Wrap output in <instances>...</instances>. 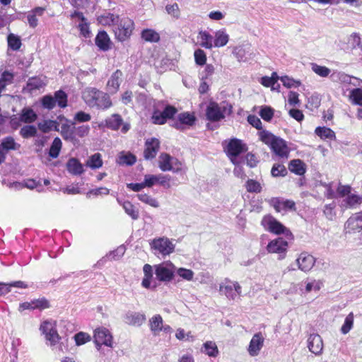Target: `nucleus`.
<instances>
[{
	"mask_svg": "<svg viewBox=\"0 0 362 362\" xmlns=\"http://www.w3.org/2000/svg\"><path fill=\"white\" fill-rule=\"evenodd\" d=\"M195 63L199 66H203L206 62V55L204 50L198 49L194 53Z\"/></svg>",
	"mask_w": 362,
	"mask_h": 362,
	"instance_id": "57",
	"label": "nucleus"
},
{
	"mask_svg": "<svg viewBox=\"0 0 362 362\" xmlns=\"http://www.w3.org/2000/svg\"><path fill=\"white\" fill-rule=\"evenodd\" d=\"M149 327L154 335L158 334L161 331L168 333L172 329L169 325H163V317L158 314L153 315L149 320Z\"/></svg>",
	"mask_w": 362,
	"mask_h": 362,
	"instance_id": "18",
	"label": "nucleus"
},
{
	"mask_svg": "<svg viewBox=\"0 0 362 362\" xmlns=\"http://www.w3.org/2000/svg\"><path fill=\"white\" fill-rule=\"evenodd\" d=\"M82 98L90 107H97L99 110H105L112 105L110 95L96 88L88 87L83 93Z\"/></svg>",
	"mask_w": 362,
	"mask_h": 362,
	"instance_id": "1",
	"label": "nucleus"
},
{
	"mask_svg": "<svg viewBox=\"0 0 362 362\" xmlns=\"http://www.w3.org/2000/svg\"><path fill=\"white\" fill-rule=\"evenodd\" d=\"M143 271L144 276L143 278L141 285L146 288H149L151 287V279L153 277L152 267L148 264H146L143 267Z\"/></svg>",
	"mask_w": 362,
	"mask_h": 362,
	"instance_id": "36",
	"label": "nucleus"
},
{
	"mask_svg": "<svg viewBox=\"0 0 362 362\" xmlns=\"http://www.w3.org/2000/svg\"><path fill=\"white\" fill-rule=\"evenodd\" d=\"M122 75L123 74L119 69H117L112 73L107 82V88L110 92L115 93L118 91Z\"/></svg>",
	"mask_w": 362,
	"mask_h": 362,
	"instance_id": "25",
	"label": "nucleus"
},
{
	"mask_svg": "<svg viewBox=\"0 0 362 362\" xmlns=\"http://www.w3.org/2000/svg\"><path fill=\"white\" fill-rule=\"evenodd\" d=\"M134 29L135 23L132 18L127 16L120 18L119 16L118 20L112 28V33L115 40L124 42L130 39Z\"/></svg>",
	"mask_w": 362,
	"mask_h": 362,
	"instance_id": "3",
	"label": "nucleus"
},
{
	"mask_svg": "<svg viewBox=\"0 0 362 362\" xmlns=\"http://www.w3.org/2000/svg\"><path fill=\"white\" fill-rule=\"evenodd\" d=\"M78 28L80 31V34L86 37H90V25L89 23L86 21L81 22L78 25Z\"/></svg>",
	"mask_w": 362,
	"mask_h": 362,
	"instance_id": "61",
	"label": "nucleus"
},
{
	"mask_svg": "<svg viewBox=\"0 0 362 362\" xmlns=\"http://www.w3.org/2000/svg\"><path fill=\"white\" fill-rule=\"evenodd\" d=\"M288 246V242L284 238H277L268 243L267 250L269 253H276L284 257Z\"/></svg>",
	"mask_w": 362,
	"mask_h": 362,
	"instance_id": "16",
	"label": "nucleus"
},
{
	"mask_svg": "<svg viewBox=\"0 0 362 362\" xmlns=\"http://www.w3.org/2000/svg\"><path fill=\"white\" fill-rule=\"evenodd\" d=\"M94 342L99 349L102 345L111 347L112 346V336L110 332L105 327H98L94 331Z\"/></svg>",
	"mask_w": 362,
	"mask_h": 362,
	"instance_id": "10",
	"label": "nucleus"
},
{
	"mask_svg": "<svg viewBox=\"0 0 362 362\" xmlns=\"http://www.w3.org/2000/svg\"><path fill=\"white\" fill-rule=\"evenodd\" d=\"M160 148V142L156 138H150L144 144V158L146 160L154 159Z\"/></svg>",
	"mask_w": 362,
	"mask_h": 362,
	"instance_id": "13",
	"label": "nucleus"
},
{
	"mask_svg": "<svg viewBox=\"0 0 362 362\" xmlns=\"http://www.w3.org/2000/svg\"><path fill=\"white\" fill-rule=\"evenodd\" d=\"M20 134L24 139L33 137L37 134V129L33 125H26L21 129Z\"/></svg>",
	"mask_w": 362,
	"mask_h": 362,
	"instance_id": "48",
	"label": "nucleus"
},
{
	"mask_svg": "<svg viewBox=\"0 0 362 362\" xmlns=\"http://www.w3.org/2000/svg\"><path fill=\"white\" fill-rule=\"evenodd\" d=\"M280 79L283 83V85L287 88H297L299 87L301 84L300 81L294 80L293 78H290L288 76H281Z\"/></svg>",
	"mask_w": 362,
	"mask_h": 362,
	"instance_id": "58",
	"label": "nucleus"
},
{
	"mask_svg": "<svg viewBox=\"0 0 362 362\" xmlns=\"http://www.w3.org/2000/svg\"><path fill=\"white\" fill-rule=\"evenodd\" d=\"M139 200L145 203L152 207L158 208L159 206V203L154 197H151L148 194H138L136 195Z\"/></svg>",
	"mask_w": 362,
	"mask_h": 362,
	"instance_id": "45",
	"label": "nucleus"
},
{
	"mask_svg": "<svg viewBox=\"0 0 362 362\" xmlns=\"http://www.w3.org/2000/svg\"><path fill=\"white\" fill-rule=\"evenodd\" d=\"M228 35L223 30H218L215 33L214 46L221 47L225 46L228 42Z\"/></svg>",
	"mask_w": 362,
	"mask_h": 362,
	"instance_id": "40",
	"label": "nucleus"
},
{
	"mask_svg": "<svg viewBox=\"0 0 362 362\" xmlns=\"http://www.w3.org/2000/svg\"><path fill=\"white\" fill-rule=\"evenodd\" d=\"M279 77L276 72H272L271 76H263L260 79V83L267 88L273 87L278 81Z\"/></svg>",
	"mask_w": 362,
	"mask_h": 362,
	"instance_id": "44",
	"label": "nucleus"
},
{
	"mask_svg": "<svg viewBox=\"0 0 362 362\" xmlns=\"http://www.w3.org/2000/svg\"><path fill=\"white\" fill-rule=\"evenodd\" d=\"M105 126L112 129L117 130L122 124L123 119L119 114H113L110 117L105 120Z\"/></svg>",
	"mask_w": 362,
	"mask_h": 362,
	"instance_id": "30",
	"label": "nucleus"
},
{
	"mask_svg": "<svg viewBox=\"0 0 362 362\" xmlns=\"http://www.w3.org/2000/svg\"><path fill=\"white\" fill-rule=\"evenodd\" d=\"M177 273L180 277L187 281L192 280L194 277V272L191 269L179 268Z\"/></svg>",
	"mask_w": 362,
	"mask_h": 362,
	"instance_id": "64",
	"label": "nucleus"
},
{
	"mask_svg": "<svg viewBox=\"0 0 362 362\" xmlns=\"http://www.w3.org/2000/svg\"><path fill=\"white\" fill-rule=\"evenodd\" d=\"M119 15L108 13L105 15H101L98 17L97 20L100 24L103 26H115L117 21L118 20Z\"/></svg>",
	"mask_w": 362,
	"mask_h": 362,
	"instance_id": "31",
	"label": "nucleus"
},
{
	"mask_svg": "<svg viewBox=\"0 0 362 362\" xmlns=\"http://www.w3.org/2000/svg\"><path fill=\"white\" fill-rule=\"evenodd\" d=\"M274 114V110L268 106L262 107L259 111L260 117L267 122H269L273 118Z\"/></svg>",
	"mask_w": 362,
	"mask_h": 362,
	"instance_id": "59",
	"label": "nucleus"
},
{
	"mask_svg": "<svg viewBox=\"0 0 362 362\" xmlns=\"http://www.w3.org/2000/svg\"><path fill=\"white\" fill-rule=\"evenodd\" d=\"M56 100V105L60 108H65L68 105V95L62 90L55 91L54 95L53 96Z\"/></svg>",
	"mask_w": 362,
	"mask_h": 362,
	"instance_id": "37",
	"label": "nucleus"
},
{
	"mask_svg": "<svg viewBox=\"0 0 362 362\" xmlns=\"http://www.w3.org/2000/svg\"><path fill=\"white\" fill-rule=\"evenodd\" d=\"M75 132L67 124H63L61 127V135L64 140H72L74 138Z\"/></svg>",
	"mask_w": 362,
	"mask_h": 362,
	"instance_id": "51",
	"label": "nucleus"
},
{
	"mask_svg": "<svg viewBox=\"0 0 362 362\" xmlns=\"http://www.w3.org/2000/svg\"><path fill=\"white\" fill-rule=\"evenodd\" d=\"M8 47L13 51H18L22 46L21 37L13 33H10L7 36Z\"/></svg>",
	"mask_w": 362,
	"mask_h": 362,
	"instance_id": "35",
	"label": "nucleus"
},
{
	"mask_svg": "<svg viewBox=\"0 0 362 362\" xmlns=\"http://www.w3.org/2000/svg\"><path fill=\"white\" fill-rule=\"evenodd\" d=\"M158 167L163 172L173 171L178 173L182 170V163L175 158L172 157L169 153H161L158 157Z\"/></svg>",
	"mask_w": 362,
	"mask_h": 362,
	"instance_id": "4",
	"label": "nucleus"
},
{
	"mask_svg": "<svg viewBox=\"0 0 362 362\" xmlns=\"http://www.w3.org/2000/svg\"><path fill=\"white\" fill-rule=\"evenodd\" d=\"M171 176L169 175H158V182L157 184L163 186L166 189H169L171 187L170 185Z\"/></svg>",
	"mask_w": 362,
	"mask_h": 362,
	"instance_id": "62",
	"label": "nucleus"
},
{
	"mask_svg": "<svg viewBox=\"0 0 362 362\" xmlns=\"http://www.w3.org/2000/svg\"><path fill=\"white\" fill-rule=\"evenodd\" d=\"M288 173L287 169L284 164L274 163L271 170L273 177H285Z\"/></svg>",
	"mask_w": 362,
	"mask_h": 362,
	"instance_id": "46",
	"label": "nucleus"
},
{
	"mask_svg": "<svg viewBox=\"0 0 362 362\" xmlns=\"http://www.w3.org/2000/svg\"><path fill=\"white\" fill-rule=\"evenodd\" d=\"M311 67L313 71L321 77H327L331 72V70L327 66H320L315 63L312 64Z\"/></svg>",
	"mask_w": 362,
	"mask_h": 362,
	"instance_id": "50",
	"label": "nucleus"
},
{
	"mask_svg": "<svg viewBox=\"0 0 362 362\" xmlns=\"http://www.w3.org/2000/svg\"><path fill=\"white\" fill-rule=\"evenodd\" d=\"M103 162L100 153H95L87 160L86 165L92 169H98L103 166Z\"/></svg>",
	"mask_w": 362,
	"mask_h": 362,
	"instance_id": "34",
	"label": "nucleus"
},
{
	"mask_svg": "<svg viewBox=\"0 0 362 362\" xmlns=\"http://www.w3.org/2000/svg\"><path fill=\"white\" fill-rule=\"evenodd\" d=\"M204 352L209 356L215 357L218 353L216 344L213 341H206L204 344Z\"/></svg>",
	"mask_w": 362,
	"mask_h": 362,
	"instance_id": "53",
	"label": "nucleus"
},
{
	"mask_svg": "<svg viewBox=\"0 0 362 362\" xmlns=\"http://www.w3.org/2000/svg\"><path fill=\"white\" fill-rule=\"evenodd\" d=\"M269 204L274 209L275 211H296V206L294 201L291 199H283L279 197H274L269 200Z\"/></svg>",
	"mask_w": 362,
	"mask_h": 362,
	"instance_id": "11",
	"label": "nucleus"
},
{
	"mask_svg": "<svg viewBox=\"0 0 362 362\" xmlns=\"http://www.w3.org/2000/svg\"><path fill=\"white\" fill-rule=\"evenodd\" d=\"M45 78V76H33L29 78L26 84L27 89L29 92L40 90L46 86Z\"/></svg>",
	"mask_w": 362,
	"mask_h": 362,
	"instance_id": "28",
	"label": "nucleus"
},
{
	"mask_svg": "<svg viewBox=\"0 0 362 362\" xmlns=\"http://www.w3.org/2000/svg\"><path fill=\"white\" fill-rule=\"evenodd\" d=\"M151 247L163 256L169 255L175 250V245L165 237L153 239L151 243Z\"/></svg>",
	"mask_w": 362,
	"mask_h": 362,
	"instance_id": "9",
	"label": "nucleus"
},
{
	"mask_svg": "<svg viewBox=\"0 0 362 362\" xmlns=\"http://www.w3.org/2000/svg\"><path fill=\"white\" fill-rule=\"evenodd\" d=\"M151 122L154 124L162 125L166 123V120L165 119L164 115H163V112L155 110L153 112L151 116Z\"/></svg>",
	"mask_w": 362,
	"mask_h": 362,
	"instance_id": "55",
	"label": "nucleus"
},
{
	"mask_svg": "<svg viewBox=\"0 0 362 362\" xmlns=\"http://www.w3.org/2000/svg\"><path fill=\"white\" fill-rule=\"evenodd\" d=\"M309 350L315 355L320 354L323 349V342L319 334H310L308 339Z\"/></svg>",
	"mask_w": 362,
	"mask_h": 362,
	"instance_id": "24",
	"label": "nucleus"
},
{
	"mask_svg": "<svg viewBox=\"0 0 362 362\" xmlns=\"http://www.w3.org/2000/svg\"><path fill=\"white\" fill-rule=\"evenodd\" d=\"M346 207L353 208L355 206L361 203V199L359 196L356 194H349L344 200Z\"/></svg>",
	"mask_w": 362,
	"mask_h": 362,
	"instance_id": "54",
	"label": "nucleus"
},
{
	"mask_svg": "<svg viewBox=\"0 0 362 362\" xmlns=\"http://www.w3.org/2000/svg\"><path fill=\"white\" fill-rule=\"evenodd\" d=\"M162 112L165 120L167 121L168 119H172L174 118L175 115L177 112V109L175 106L168 105Z\"/></svg>",
	"mask_w": 362,
	"mask_h": 362,
	"instance_id": "60",
	"label": "nucleus"
},
{
	"mask_svg": "<svg viewBox=\"0 0 362 362\" xmlns=\"http://www.w3.org/2000/svg\"><path fill=\"white\" fill-rule=\"evenodd\" d=\"M264 338L262 332H257L252 337L247 351L251 356H257L259 355L260 350L264 346Z\"/></svg>",
	"mask_w": 362,
	"mask_h": 362,
	"instance_id": "19",
	"label": "nucleus"
},
{
	"mask_svg": "<svg viewBox=\"0 0 362 362\" xmlns=\"http://www.w3.org/2000/svg\"><path fill=\"white\" fill-rule=\"evenodd\" d=\"M175 267L170 262L155 266V274L160 281L169 282L174 278Z\"/></svg>",
	"mask_w": 362,
	"mask_h": 362,
	"instance_id": "7",
	"label": "nucleus"
},
{
	"mask_svg": "<svg viewBox=\"0 0 362 362\" xmlns=\"http://www.w3.org/2000/svg\"><path fill=\"white\" fill-rule=\"evenodd\" d=\"M261 226L267 231L276 234H284L286 228L272 215L267 214L261 220Z\"/></svg>",
	"mask_w": 362,
	"mask_h": 362,
	"instance_id": "6",
	"label": "nucleus"
},
{
	"mask_svg": "<svg viewBox=\"0 0 362 362\" xmlns=\"http://www.w3.org/2000/svg\"><path fill=\"white\" fill-rule=\"evenodd\" d=\"M315 133L322 139H331L334 140L336 139L334 132L329 127H317Z\"/></svg>",
	"mask_w": 362,
	"mask_h": 362,
	"instance_id": "33",
	"label": "nucleus"
},
{
	"mask_svg": "<svg viewBox=\"0 0 362 362\" xmlns=\"http://www.w3.org/2000/svg\"><path fill=\"white\" fill-rule=\"evenodd\" d=\"M95 43L99 49L106 52L111 49L112 41L105 30H100L95 38Z\"/></svg>",
	"mask_w": 362,
	"mask_h": 362,
	"instance_id": "23",
	"label": "nucleus"
},
{
	"mask_svg": "<svg viewBox=\"0 0 362 362\" xmlns=\"http://www.w3.org/2000/svg\"><path fill=\"white\" fill-rule=\"evenodd\" d=\"M200 37V45L206 49H211L213 47L212 40L213 37L206 31H200L199 33Z\"/></svg>",
	"mask_w": 362,
	"mask_h": 362,
	"instance_id": "39",
	"label": "nucleus"
},
{
	"mask_svg": "<svg viewBox=\"0 0 362 362\" xmlns=\"http://www.w3.org/2000/svg\"><path fill=\"white\" fill-rule=\"evenodd\" d=\"M272 150L279 157L287 158L289 155V149L284 140L276 137L269 146Z\"/></svg>",
	"mask_w": 362,
	"mask_h": 362,
	"instance_id": "22",
	"label": "nucleus"
},
{
	"mask_svg": "<svg viewBox=\"0 0 362 362\" xmlns=\"http://www.w3.org/2000/svg\"><path fill=\"white\" fill-rule=\"evenodd\" d=\"M74 338L77 346H81L91 340L90 335L83 332H78Z\"/></svg>",
	"mask_w": 362,
	"mask_h": 362,
	"instance_id": "52",
	"label": "nucleus"
},
{
	"mask_svg": "<svg viewBox=\"0 0 362 362\" xmlns=\"http://www.w3.org/2000/svg\"><path fill=\"white\" fill-rule=\"evenodd\" d=\"M40 329L42 334L45 335L46 339L50 341L52 345H54L59 341L61 337L50 322L44 321L40 325Z\"/></svg>",
	"mask_w": 362,
	"mask_h": 362,
	"instance_id": "17",
	"label": "nucleus"
},
{
	"mask_svg": "<svg viewBox=\"0 0 362 362\" xmlns=\"http://www.w3.org/2000/svg\"><path fill=\"white\" fill-rule=\"evenodd\" d=\"M42 106L47 110H51L56 106V100L51 95H45L40 99Z\"/></svg>",
	"mask_w": 362,
	"mask_h": 362,
	"instance_id": "47",
	"label": "nucleus"
},
{
	"mask_svg": "<svg viewBox=\"0 0 362 362\" xmlns=\"http://www.w3.org/2000/svg\"><path fill=\"white\" fill-rule=\"evenodd\" d=\"M354 316L353 313H350L345 318L344 322L341 327V332L344 334H346L352 329L354 325Z\"/></svg>",
	"mask_w": 362,
	"mask_h": 362,
	"instance_id": "49",
	"label": "nucleus"
},
{
	"mask_svg": "<svg viewBox=\"0 0 362 362\" xmlns=\"http://www.w3.org/2000/svg\"><path fill=\"white\" fill-rule=\"evenodd\" d=\"M125 212L134 220L139 218V211L134 204L129 201H125L122 204Z\"/></svg>",
	"mask_w": 362,
	"mask_h": 362,
	"instance_id": "42",
	"label": "nucleus"
},
{
	"mask_svg": "<svg viewBox=\"0 0 362 362\" xmlns=\"http://www.w3.org/2000/svg\"><path fill=\"white\" fill-rule=\"evenodd\" d=\"M288 168L291 173L299 176L303 175L306 172V165L300 159L291 160Z\"/></svg>",
	"mask_w": 362,
	"mask_h": 362,
	"instance_id": "27",
	"label": "nucleus"
},
{
	"mask_svg": "<svg viewBox=\"0 0 362 362\" xmlns=\"http://www.w3.org/2000/svg\"><path fill=\"white\" fill-rule=\"evenodd\" d=\"M67 171L73 175H80L84 172L83 166L76 158H71L66 163Z\"/></svg>",
	"mask_w": 362,
	"mask_h": 362,
	"instance_id": "26",
	"label": "nucleus"
},
{
	"mask_svg": "<svg viewBox=\"0 0 362 362\" xmlns=\"http://www.w3.org/2000/svg\"><path fill=\"white\" fill-rule=\"evenodd\" d=\"M233 106L227 103H218L215 101H209L205 110V116L207 120L211 122H220L224 119L226 116L231 115Z\"/></svg>",
	"mask_w": 362,
	"mask_h": 362,
	"instance_id": "2",
	"label": "nucleus"
},
{
	"mask_svg": "<svg viewBox=\"0 0 362 362\" xmlns=\"http://www.w3.org/2000/svg\"><path fill=\"white\" fill-rule=\"evenodd\" d=\"M119 160L120 163L127 165H132L136 161V156L130 153L121 156Z\"/></svg>",
	"mask_w": 362,
	"mask_h": 362,
	"instance_id": "63",
	"label": "nucleus"
},
{
	"mask_svg": "<svg viewBox=\"0 0 362 362\" xmlns=\"http://www.w3.org/2000/svg\"><path fill=\"white\" fill-rule=\"evenodd\" d=\"M62 147V143L61 139L59 137L54 138L49 148V156L52 158H57L59 155Z\"/></svg>",
	"mask_w": 362,
	"mask_h": 362,
	"instance_id": "38",
	"label": "nucleus"
},
{
	"mask_svg": "<svg viewBox=\"0 0 362 362\" xmlns=\"http://www.w3.org/2000/svg\"><path fill=\"white\" fill-rule=\"evenodd\" d=\"M196 117L194 112H185L180 113L177 119L171 124L173 128L182 131L185 129V125L192 127L195 124Z\"/></svg>",
	"mask_w": 362,
	"mask_h": 362,
	"instance_id": "15",
	"label": "nucleus"
},
{
	"mask_svg": "<svg viewBox=\"0 0 362 362\" xmlns=\"http://www.w3.org/2000/svg\"><path fill=\"white\" fill-rule=\"evenodd\" d=\"M299 269L303 272H309L315 265V257L308 252H302L296 259Z\"/></svg>",
	"mask_w": 362,
	"mask_h": 362,
	"instance_id": "21",
	"label": "nucleus"
},
{
	"mask_svg": "<svg viewBox=\"0 0 362 362\" xmlns=\"http://www.w3.org/2000/svg\"><path fill=\"white\" fill-rule=\"evenodd\" d=\"M245 188L247 192L250 193H260L262 189L261 184L253 179H248L246 181Z\"/></svg>",
	"mask_w": 362,
	"mask_h": 362,
	"instance_id": "43",
	"label": "nucleus"
},
{
	"mask_svg": "<svg viewBox=\"0 0 362 362\" xmlns=\"http://www.w3.org/2000/svg\"><path fill=\"white\" fill-rule=\"evenodd\" d=\"M247 146L246 144L243 143L242 140L233 138L228 141V144L225 148V152L232 160L233 158H236L242 153L247 152Z\"/></svg>",
	"mask_w": 362,
	"mask_h": 362,
	"instance_id": "8",
	"label": "nucleus"
},
{
	"mask_svg": "<svg viewBox=\"0 0 362 362\" xmlns=\"http://www.w3.org/2000/svg\"><path fill=\"white\" fill-rule=\"evenodd\" d=\"M49 301L45 297L34 299L30 302H24L20 303L18 306V311L22 313L25 310H43L50 308Z\"/></svg>",
	"mask_w": 362,
	"mask_h": 362,
	"instance_id": "14",
	"label": "nucleus"
},
{
	"mask_svg": "<svg viewBox=\"0 0 362 362\" xmlns=\"http://www.w3.org/2000/svg\"><path fill=\"white\" fill-rule=\"evenodd\" d=\"M20 148L21 144L16 142L13 136L4 137L0 144V164L5 162L8 151H18Z\"/></svg>",
	"mask_w": 362,
	"mask_h": 362,
	"instance_id": "12",
	"label": "nucleus"
},
{
	"mask_svg": "<svg viewBox=\"0 0 362 362\" xmlns=\"http://www.w3.org/2000/svg\"><path fill=\"white\" fill-rule=\"evenodd\" d=\"M259 136L260 140L267 145L270 146L273 142V140L276 138L274 135L269 133L266 130H262L259 132Z\"/></svg>",
	"mask_w": 362,
	"mask_h": 362,
	"instance_id": "56",
	"label": "nucleus"
},
{
	"mask_svg": "<svg viewBox=\"0 0 362 362\" xmlns=\"http://www.w3.org/2000/svg\"><path fill=\"white\" fill-rule=\"evenodd\" d=\"M141 37L145 42H158L160 41V35L151 28L144 29L141 33Z\"/></svg>",
	"mask_w": 362,
	"mask_h": 362,
	"instance_id": "29",
	"label": "nucleus"
},
{
	"mask_svg": "<svg viewBox=\"0 0 362 362\" xmlns=\"http://www.w3.org/2000/svg\"><path fill=\"white\" fill-rule=\"evenodd\" d=\"M349 98L353 104L362 106V88L352 89L349 93Z\"/></svg>",
	"mask_w": 362,
	"mask_h": 362,
	"instance_id": "41",
	"label": "nucleus"
},
{
	"mask_svg": "<svg viewBox=\"0 0 362 362\" xmlns=\"http://www.w3.org/2000/svg\"><path fill=\"white\" fill-rule=\"evenodd\" d=\"M219 291L228 300H234L242 295V287L238 282H232L230 279H226L220 285Z\"/></svg>",
	"mask_w": 362,
	"mask_h": 362,
	"instance_id": "5",
	"label": "nucleus"
},
{
	"mask_svg": "<svg viewBox=\"0 0 362 362\" xmlns=\"http://www.w3.org/2000/svg\"><path fill=\"white\" fill-rule=\"evenodd\" d=\"M124 320L129 326L140 327L146 322V317L144 313L129 311L125 314Z\"/></svg>",
	"mask_w": 362,
	"mask_h": 362,
	"instance_id": "20",
	"label": "nucleus"
},
{
	"mask_svg": "<svg viewBox=\"0 0 362 362\" xmlns=\"http://www.w3.org/2000/svg\"><path fill=\"white\" fill-rule=\"evenodd\" d=\"M37 114L30 107L23 108L20 115V120L25 123H32L37 119Z\"/></svg>",
	"mask_w": 362,
	"mask_h": 362,
	"instance_id": "32",
	"label": "nucleus"
}]
</instances>
